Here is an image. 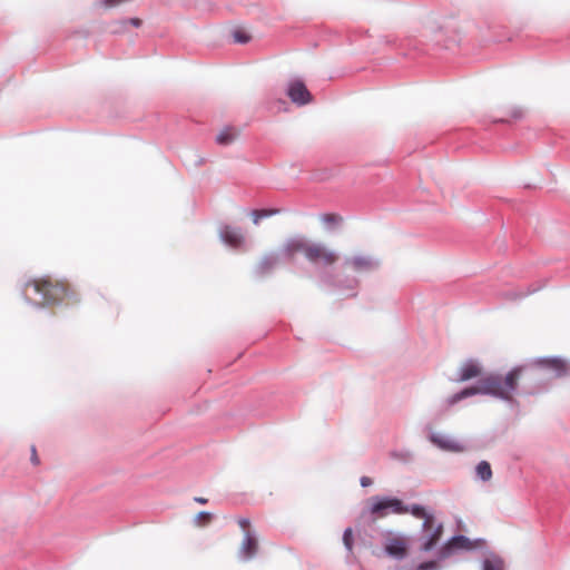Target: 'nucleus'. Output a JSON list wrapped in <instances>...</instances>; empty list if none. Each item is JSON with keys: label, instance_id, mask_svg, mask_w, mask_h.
Returning a JSON list of instances; mask_svg holds the SVG:
<instances>
[{"label": "nucleus", "instance_id": "24", "mask_svg": "<svg viewBox=\"0 0 570 570\" xmlns=\"http://www.w3.org/2000/svg\"><path fill=\"white\" fill-rule=\"evenodd\" d=\"M233 37H234L235 42H238V43H246L250 40V36L240 29L235 30L233 32Z\"/></svg>", "mask_w": 570, "mask_h": 570}, {"label": "nucleus", "instance_id": "25", "mask_svg": "<svg viewBox=\"0 0 570 570\" xmlns=\"http://www.w3.org/2000/svg\"><path fill=\"white\" fill-rule=\"evenodd\" d=\"M423 519V530L424 531H433L434 529V517L431 514V513H426L425 517L422 518Z\"/></svg>", "mask_w": 570, "mask_h": 570}, {"label": "nucleus", "instance_id": "17", "mask_svg": "<svg viewBox=\"0 0 570 570\" xmlns=\"http://www.w3.org/2000/svg\"><path fill=\"white\" fill-rule=\"evenodd\" d=\"M476 474L483 481H489L492 478L491 465L487 461H481L476 465Z\"/></svg>", "mask_w": 570, "mask_h": 570}, {"label": "nucleus", "instance_id": "30", "mask_svg": "<svg viewBox=\"0 0 570 570\" xmlns=\"http://www.w3.org/2000/svg\"><path fill=\"white\" fill-rule=\"evenodd\" d=\"M372 484V480L368 476L361 478V485L362 487H368Z\"/></svg>", "mask_w": 570, "mask_h": 570}, {"label": "nucleus", "instance_id": "8", "mask_svg": "<svg viewBox=\"0 0 570 570\" xmlns=\"http://www.w3.org/2000/svg\"><path fill=\"white\" fill-rule=\"evenodd\" d=\"M344 266L354 272L362 273L375 268L376 263L370 256L354 255L345 258Z\"/></svg>", "mask_w": 570, "mask_h": 570}, {"label": "nucleus", "instance_id": "31", "mask_svg": "<svg viewBox=\"0 0 570 570\" xmlns=\"http://www.w3.org/2000/svg\"><path fill=\"white\" fill-rule=\"evenodd\" d=\"M129 22L134 27H140L141 26V20L139 18H131V19H129Z\"/></svg>", "mask_w": 570, "mask_h": 570}, {"label": "nucleus", "instance_id": "7", "mask_svg": "<svg viewBox=\"0 0 570 570\" xmlns=\"http://www.w3.org/2000/svg\"><path fill=\"white\" fill-rule=\"evenodd\" d=\"M475 548V544L464 535H456L449 540L439 551L441 559H445L451 556L454 550L465 549L471 550Z\"/></svg>", "mask_w": 570, "mask_h": 570}, {"label": "nucleus", "instance_id": "13", "mask_svg": "<svg viewBox=\"0 0 570 570\" xmlns=\"http://www.w3.org/2000/svg\"><path fill=\"white\" fill-rule=\"evenodd\" d=\"M481 373H482V367L480 366V364L474 361H469L461 366L460 377L458 381L465 382V381H469V380L480 376Z\"/></svg>", "mask_w": 570, "mask_h": 570}, {"label": "nucleus", "instance_id": "10", "mask_svg": "<svg viewBox=\"0 0 570 570\" xmlns=\"http://www.w3.org/2000/svg\"><path fill=\"white\" fill-rule=\"evenodd\" d=\"M258 548L257 539L249 531H246L238 550L239 558L243 560L253 559L258 552Z\"/></svg>", "mask_w": 570, "mask_h": 570}, {"label": "nucleus", "instance_id": "14", "mask_svg": "<svg viewBox=\"0 0 570 570\" xmlns=\"http://www.w3.org/2000/svg\"><path fill=\"white\" fill-rule=\"evenodd\" d=\"M431 533L426 537H424L422 540V546H421V550L422 551H430L432 550L436 544L438 542L440 541L442 534H443V525L442 524H438L433 531H430Z\"/></svg>", "mask_w": 570, "mask_h": 570}, {"label": "nucleus", "instance_id": "5", "mask_svg": "<svg viewBox=\"0 0 570 570\" xmlns=\"http://www.w3.org/2000/svg\"><path fill=\"white\" fill-rule=\"evenodd\" d=\"M410 540L401 533L387 532L384 537V551L394 559L402 560L409 554Z\"/></svg>", "mask_w": 570, "mask_h": 570}, {"label": "nucleus", "instance_id": "1", "mask_svg": "<svg viewBox=\"0 0 570 570\" xmlns=\"http://www.w3.org/2000/svg\"><path fill=\"white\" fill-rule=\"evenodd\" d=\"M523 367L512 368L505 375L489 374L482 377L478 385L462 390L463 397L476 394H488L504 401H512L519 387Z\"/></svg>", "mask_w": 570, "mask_h": 570}, {"label": "nucleus", "instance_id": "21", "mask_svg": "<svg viewBox=\"0 0 570 570\" xmlns=\"http://www.w3.org/2000/svg\"><path fill=\"white\" fill-rule=\"evenodd\" d=\"M213 520V515L209 512H199L195 515L194 522L197 527H205Z\"/></svg>", "mask_w": 570, "mask_h": 570}, {"label": "nucleus", "instance_id": "19", "mask_svg": "<svg viewBox=\"0 0 570 570\" xmlns=\"http://www.w3.org/2000/svg\"><path fill=\"white\" fill-rule=\"evenodd\" d=\"M279 213V209H256L252 212L254 224H258L264 217L273 216Z\"/></svg>", "mask_w": 570, "mask_h": 570}, {"label": "nucleus", "instance_id": "12", "mask_svg": "<svg viewBox=\"0 0 570 570\" xmlns=\"http://www.w3.org/2000/svg\"><path fill=\"white\" fill-rule=\"evenodd\" d=\"M222 239L229 246L237 248L244 244L245 237L239 228L226 226L220 232Z\"/></svg>", "mask_w": 570, "mask_h": 570}, {"label": "nucleus", "instance_id": "6", "mask_svg": "<svg viewBox=\"0 0 570 570\" xmlns=\"http://www.w3.org/2000/svg\"><path fill=\"white\" fill-rule=\"evenodd\" d=\"M287 96L294 104L299 106L307 105L312 101L311 92L301 80H294L288 85Z\"/></svg>", "mask_w": 570, "mask_h": 570}, {"label": "nucleus", "instance_id": "11", "mask_svg": "<svg viewBox=\"0 0 570 570\" xmlns=\"http://www.w3.org/2000/svg\"><path fill=\"white\" fill-rule=\"evenodd\" d=\"M309 243L311 240L304 237L291 238L285 243L283 252L289 258L294 257L297 253H303L306 257Z\"/></svg>", "mask_w": 570, "mask_h": 570}, {"label": "nucleus", "instance_id": "16", "mask_svg": "<svg viewBox=\"0 0 570 570\" xmlns=\"http://www.w3.org/2000/svg\"><path fill=\"white\" fill-rule=\"evenodd\" d=\"M548 367L556 371L557 376H564L568 374L569 367L568 364L560 358H552L548 360L547 362Z\"/></svg>", "mask_w": 570, "mask_h": 570}, {"label": "nucleus", "instance_id": "3", "mask_svg": "<svg viewBox=\"0 0 570 570\" xmlns=\"http://www.w3.org/2000/svg\"><path fill=\"white\" fill-rule=\"evenodd\" d=\"M368 513L373 520L382 519L391 513L405 514L407 507L396 498L373 497L368 500Z\"/></svg>", "mask_w": 570, "mask_h": 570}, {"label": "nucleus", "instance_id": "18", "mask_svg": "<svg viewBox=\"0 0 570 570\" xmlns=\"http://www.w3.org/2000/svg\"><path fill=\"white\" fill-rule=\"evenodd\" d=\"M483 570H504L503 561L498 557H491L484 560Z\"/></svg>", "mask_w": 570, "mask_h": 570}, {"label": "nucleus", "instance_id": "22", "mask_svg": "<svg viewBox=\"0 0 570 570\" xmlns=\"http://www.w3.org/2000/svg\"><path fill=\"white\" fill-rule=\"evenodd\" d=\"M353 531L351 528H347L343 534V543L350 552L353 550Z\"/></svg>", "mask_w": 570, "mask_h": 570}, {"label": "nucleus", "instance_id": "15", "mask_svg": "<svg viewBox=\"0 0 570 570\" xmlns=\"http://www.w3.org/2000/svg\"><path fill=\"white\" fill-rule=\"evenodd\" d=\"M237 130L233 127H226L220 130V132L216 137V141L219 145H229L233 142L237 136Z\"/></svg>", "mask_w": 570, "mask_h": 570}, {"label": "nucleus", "instance_id": "26", "mask_svg": "<svg viewBox=\"0 0 570 570\" xmlns=\"http://www.w3.org/2000/svg\"><path fill=\"white\" fill-rule=\"evenodd\" d=\"M439 564L436 561H426L417 566L416 570H438Z\"/></svg>", "mask_w": 570, "mask_h": 570}, {"label": "nucleus", "instance_id": "27", "mask_svg": "<svg viewBox=\"0 0 570 570\" xmlns=\"http://www.w3.org/2000/svg\"><path fill=\"white\" fill-rule=\"evenodd\" d=\"M238 524L246 532V531H248V528L250 527V521L247 518H240V519H238Z\"/></svg>", "mask_w": 570, "mask_h": 570}, {"label": "nucleus", "instance_id": "28", "mask_svg": "<svg viewBox=\"0 0 570 570\" xmlns=\"http://www.w3.org/2000/svg\"><path fill=\"white\" fill-rule=\"evenodd\" d=\"M463 399H464V397H463V395H462V391H461V392H459V393H456V394L452 395V396L449 399V403H450L451 405H453V404H455V403L460 402V401H461V400H463Z\"/></svg>", "mask_w": 570, "mask_h": 570}, {"label": "nucleus", "instance_id": "29", "mask_svg": "<svg viewBox=\"0 0 570 570\" xmlns=\"http://www.w3.org/2000/svg\"><path fill=\"white\" fill-rule=\"evenodd\" d=\"M31 462H32L35 465H38V464H39V458H38V454H37L36 446H32V448H31Z\"/></svg>", "mask_w": 570, "mask_h": 570}, {"label": "nucleus", "instance_id": "32", "mask_svg": "<svg viewBox=\"0 0 570 570\" xmlns=\"http://www.w3.org/2000/svg\"><path fill=\"white\" fill-rule=\"evenodd\" d=\"M194 501L197 503H200V504L207 503V499L203 498V497H196V498H194Z\"/></svg>", "mask_w": 570, "mask_h": 570}, {"label": "nucleus", "instance_id": "23", "mask_svg": "<svg viewBox=\"0 0 570 570\" xmlns=\"http://www.w3.org/2000/svg\"><path fill=\"white\" fill-rule=\"evenodd\" d=\"M406 513H411L415 518L422 519L423 517L426 515L428 512L423 507L413 504L412 507H407Z\"/></svg>", "mask_w": 570, "mask_h": 570}, {"label": "nucleus", "instance_id": "20", "mask_svg": "<svg viewBox=\"0 0 570 570\" xmlns=\"http://www.w3.org/2000/svg\"><path fill=\"white\" fill-rule=\"evenodd\" d=\"M320 219L325 225H337L343 220L342 216L334 213L323 214Z\"/></svg>", "mask_w": 570, "mask_h": 570}, {"label": "nucleus", "instance_id": "4", "mask_svg": "<svg viewBox=\"0 0 570 570\" xmlns=\"http://www.w3.org/2000/svg\"><path fill=\"white\" fill-rule=\"evenodd\" d=\"M306 259L315 266L332 267L340 261V254L325 243L311 240Z\"/></svg>", "mask_w": 570, "mask_h": 570}, {"label": "nucleus", "instance_id": "2", "mask_svg": "<svg viewBox=\"0 0 570 570\" xmlns=\"http://www.w3.org/2000/svg\"><path fill=\"white\" fill-rule=\"evenodd\" d=\"M29 289L39 295L41 301L38 303L40 306H50L61 303L70 292L69 285L65 282L53 279L49 276L35 278L28 282L24 286L23 294L27 298Z\"/></svg>", "mask_w": 570, "mask_h": 570}, {"label": "nucleus", "instance_id": "9", "mask_svg": "<svg viewBox=\"0 0 570 570\" xmlns=\"http://www.w3.org/2000/svg\"><path fill=\"white\" fill-rule=\"evenodd\" d=\"M430 440L433 444L445 451L462 452L464 450L461 442L445 434L433 433L431 434Z\"/></svg>", "mask_w": 570, "mask_h": 570}]
</instances>
